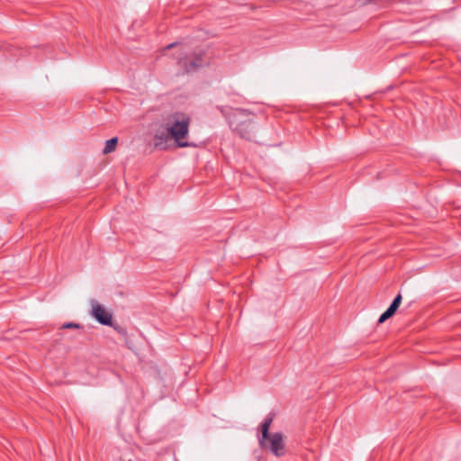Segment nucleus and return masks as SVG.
I'll return each instance as SVG.
<instances>
[{"instance_id":"1","label":"nucleus","mask_w":461,"mask_h":461,"mask_svg":"<svg viewBox=\"0 0 461 461\" xmlns=\"http://www.w3.org/2000/svg\"><path fill=\"white\" fill-rule=\"evenodd\" d=\"M221 112L227 118L230 128L240 137L248 140H252L255 138L257 127L250 118L252 113L249 110L237 108L229 114H225L223 109H221Z\"/></svg>"},{"instance_id":"2","label":"nucleus","mask_w":461,"mask_h":461,"mask_svg":"<svg viewBox=\"0 0 461 461\" xmlns=\"http://www.w3.org/2000/svg\"><path fill=\"white\" fill-rule=\"evenodd\" d=\"M272 421L273 416L269 414L262 422L260 426L261 436L258 438V442L262 448L270 451L276 456H282L285 453L284 437L280 432L269 433Z\"/></svg>"},{"instance_id":"3","label":"nucleus","mask_w":461,"mask_h":461,"mask_svg":"<svg viewBox=\"0 0 461 461\" xmlns=\"http://www.w3.org/2000/svg\"><path fill=\"white\" fill-rule=\"evenodd\" d=\"M190 118L183 113H174L169 114L165 120V126L171 135V138L176 142L178 147H190L191 144L183 140L189 132Z\"/></svg>"},{"instance_id":"4","label":"nucleus","mask_w":461,"mask_h":461,"mask_svg":"<svg viewBox=\"0 0 461 461\" xmlns=\"http://www.w3.org/2000/svg\"><path fill=\"white\" fill-rule=\"evenodd\" d=\"M178 64L186 72H191L203 65V53H194L190 57L187 56L186 51L181 50V52L177 58Z\"/></svg>"},{"instance_id":"5","label":"nucleus","mask_w":461,"mask_h":461,"mask_svg":"<svg viewBox=\"0 0 461 461\" xmlns=\"http://www.w3.org/2000/svg\"><path fill=\"white\" fill-rule=\"evenodd\" d=\"M92 315L103 325L112 324V314L101 304L95 303L92 305Z\"/></svg>"},{"instance_id":"6","label":"nucleus","mask_w":461,"mask_h":461,"mask_svg":"<svg viewBox=\"0 0 461 461\" xmlns=\"http://www.w3.org/2000/svg\"><path fill=\"white\" fill-rule=\"evenodd\" d=\"M172 139L170 133L167 130V126L165 129L158 130L154 135L153 144L155 149L165 150L167 148L168 140Z\"/></svg>"},{"instance_id":"7","label":"nucleus","mask_w":461,"mask_h":461,"mask_svg":"<svg viewBox=\"0 0 461 461\" xmlns=\"http://www.w3.org/2000/svg\"><path fill=\"white\" fill-rule=\"evenodd\" d=\"M117 142H118V139L116 137L114 138H112L108 140L105 141V146L103 149V153L104 154H109L113 151L115 150V148H116V145H117Z\"/></svg>"},{"instance_id":"8","label":"nucleus","mask_w":461,"mask_h":461,"mask_svg":"<svg viewBox=\"0 0 461 461\" xmlns=\"http://www.w3.org/2000/svg\"><path fill=\"white\" fill-rule=\"evenodd\" d=\"M393 316V314L388 311L386 310L384 313L381 314V316L379 317V320H378V323H383L387 319L391 318Z\"/></svg>"},{"instance_id":"9","label":"nucleus","mask_w":461,"mask_h":461,"mask_svg":"<svg viewBox=\"0 0 461 461\" xmlns=\"http://www.w3.org/2000/svg\"><path fill=\"white\" fill-rule=\"evenodd\" d=\"M80 325L75 322H66L61 326V329H79Z\"/></svg>"},{"instance_id":"10","label":"nucleus","mask_w":461,"mask_h":461,"mask_svg":"<svg viewBox=\"0 0 461 461\" xmlns=\"http://www.w3.org/2000/svg\"><path fill=\"white\" fill-rule=\"evenodd\" d=\"M398 308L399 305H397L396 303L392 302L391 305L387 308V310L393 315Z\"/></svg>"},{"instance_id":"11","label":"nucleus","mask_w":461,"mask_h":461,"mask_svg":"<svg viewBox=\"0 0 461 461\" xmlns=\"http://www.w3.org/2000/svg\"><path fill=\"white\" fill-rule=\"evenodd\" d=\"M393 303H396L397 305L400 306L402 303V295L399 294L393 301Z\"/></svg>"},{"instance_id":"12","label":"nucleus","mask_w":461,"mask_h":461,"mask_svg":"<svg viewBox=\"0 0 461 461\" xmlns=\"http://www.w3.org/2000/svg\"><path fill=\"white\" fill-rule=\"evenodd\" d=\"M176 45H177V43H176V42H174V43L168 44V45H167V46L163 50V51H167V50H170V49H172V48L176 47Z\"/></svg>"}]
</instances>
